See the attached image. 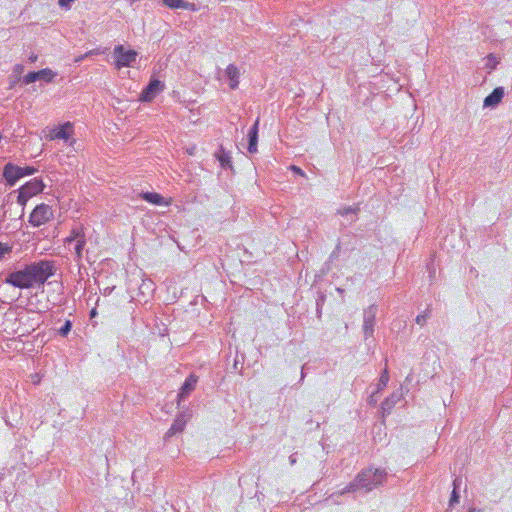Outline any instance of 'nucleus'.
<instances>
[{
    "instance_id": "nucleus-12",
    "label": "nucleus",
    "mask_w": 512,
    "mask_h": 512,
    "mask_svg": "<svg viewBox=\"0 0 512 512\" xmlns=\"http://www.w3.org/2000/svg\"><path fill=\"white\" fill-rule=\"evenodd\" d=\"M258 132H259V118L255 121V123L252 125V127L249 129L247 134V151L251 154L257 152V145H258Z\"/></svg>"
},
{
    "instance_id": "nucleus-44",
    "label": "nucleus",
    "mask_w": 512,
    "mask_h": 512,
    "mask_svg": "<svg viewBox=\"0 0 512 512\" xmlns=\"http://www.w3.org/2000/svg\"><path fill=\"white\" fill-rule=\"evenodd\" d=\"M339 256V253L335 252V250L332 251L331 255H330V260H334L336 258H338Z\"/></svg>"
},
{
    "instance_id": "nucleus-40",
    "label": "nucleus",
    "mask_w": 512,
    "mask_h": 512,
    "mask_svg": "<svg viewBox=\"0 0 512 512\" xmlns=\"http://www.w3.org/2000/svg\"><path fill=\"white\" fill-rule=\"evenodd\" d=\"M297 462V454L293 453L289 456V463L294 465Z\"/></svg>"
},
{
    "instance_id": "nucleus-11",
    "label": "nucleus",
    "mask_w": 512,
    "mask_h": 512,
    "mask_svg": "<svg viewBox=\"0 0 512 512\" xmlns=\"http://www.w3.org/2000/svg\"><path fill=\"white\" fill-rule=\"evenodd\" d=\"M504 88L496 87L488 96L485 97L483 106L485 108H495L499 105L504 97Z\"/></svg>"
},
{
    "instance_id": "nucleus-19",
    "label": "nucleus",
    "mask_w": 512,
    "mask_h": 512,
    "mask_svg": "<svg viewBox=\"0 0 512 512\" xmlns=\"http://www.w3.org/2000/svg\"><path fill=\"white\" fill-rule=\"evenodd\" d=\"M141 198L148 203L154 204V205H164L167 204L165 201V198L156 192H143L141 194Z\"/></svg>"
},
{
    "instance_id": "nucleus-33",
    "label": "nucleus",
    "mask_w": 512,
    "mask_h": 512,
    "mask_svg": "<svg viewBox=\"0 0 512 512\" xmlns=\"http://www.w3.org/2000/svg\"><path fill=\"white\" fill-rule=\"evenodd\" d=\"M177 433H180V432L178 430H173V425H171V427L165 433L164 439L168 440L170 437L176 435Z\"/></svg>"
},
{
    "instance_id": "nucleus-13",
    "label": "nucleus",
    "mask_w": 512,
    "mask_h": 512,
    "mask_svg": "<svg viewBox=\"0 0 512 512\" xmlns=\"http://www.w3.org/2000/svg\"><path fill=\"white\" fill-rule=\"evenodd\" d=\"M72 131V124L70 122H66L54 130V135L52 136V138L68 141Z\"/></svg>"
},
{
    "instance_id": "nucleus-32",
    "label": "nucleus",
    "mask_w": 512,
    "mask_h": 512,
    "mask_svg": "<svg viewBox=\"0 0 512 512\" xmlns=\"http://www.w3.org/2000/svg\"><path fill=\"white\" fill-rule=\"evenodd\" d=\"M497 61H496V58L490 54L488 56V62H487V66L490 68V69H495L496 68V65H497Z\"/></svg>"
},
{
    "instance_id": "nucleus-18",
    "label": "nucleus",
    "mask_w": 512,
    "mask_h": 512,
    "mask_svg": "<svg viewBox=\"0 0 512 512\" xmlns=\"http://www.w3.org/2000/svg\"><path fill=\"white\" fill-rule=\"evenodd\" d=\"M399 400L400 396L396 393H393L382 402L381 409L383 417L390 414L391 410Z\"/></svg>"
},
{
    "instance_id": "nucleus-7",
    "label": "nucleus",
    "mask_w": 512,
    "mask_h": 512,
    "mask_svg": "<svg viewBox=\"0 0 512 512\" xmlns=\"http://www.w3.org/2000/svg\"><path fill=\"white\" fill-rule=\"evenodd\" d=\"M165 88V84L159 79L152 78L147 86L142 90L139 100L142 102H151Z\"/></svg>"
},
{
    "instance_id": "nucleus-1",
    "label": "nucleus",
    "mask_w": 512,
    "mask_h": 512,
    "mask_svg": "<svg viewBox=\"0 0 512 512\" xmlns=\"http://www.w3.org/2000/svg\"><path fill=\"white\" fill-rule=\"evenodd\" d=\"M56 272V263L53 260L43 259L22 268L8 272L4 283L19 289H30L35 286L44 285Z\"/></svg>"
},
{
    "instance_id": "nucleus-2",
    "label": "nucleus",
    "mask_w": 512,
    "mask_h": 512,
    "mask_svg": "<svg viewBox=\"0 0 512 512\" xmlns=\"http://www.w3.org/2000/svg\"><path fill=\"white\" fill-rule=\"evenodd\" d=\"M387 480V472L383 468L368 467L362 469L354 478V486L359 487L360 491L368 493L379 486H382Z\"/></svg>"
},
{
    "instance_id": "nucleus-4",
    "label": "nucleus",
    "mask_w": 512,
    "mask_h": 512,
    "mask_svg": "<svg viewBox=\"0 0 512 512\" xmlns=\"http://www.w3.org/2000/svg\"><path fill=\"white\" fill-rule=\"evenodd\" d=\"M52 218V208L45 203H41L36 205V207L32 210L29 216V223L33 227H40L41 225L49 222Z\"/></svg>"
},
{
    "instance_id": "nucleus-45",
    "label": "nucleus",
    "mask_w": 512,
    "mask_h": 512,
    "mask_svg": "<svg viewBox=\"0 0 512 512\" xmlns=\"http://www.w3.org/2000/svg\"><path fill=\"white\" fill-rule=\"evenodd\" d=\"M87 57H88V56H85V54L80 55V56H78V57L75 59V62H76V63H79V62H81L82 60H84V59H85V58H87Z\"/></svg>"
},
{
    "instance_id": "nucleus-41",
    "label": "nucleus",
    "mask_w": 512,
    "mask_h": 512,
    "mask_svg": "<svg viewBox=\"0 0 512 512\" xmlns=\"http://www.w3.org/2000/svg\"><path fill=\"white\" fill-rule=\"evenodd\" d=\"M305 366L306 365H303L302 366V369H301V378H300V383L304 380L305 376H306V373H305Z\"/></svg>"
},
{
    "instance_id": "nucleus-15",
    "label": "nucleus",
    "mask_w": 512,
    "mask_h": 512,
    "mask_svg": "<svg viewBox=\"0 0 512 512\" xmlns=\"http://www.w3.org/2000/svg\"><path fill=\"white\" fill-rule=\"evenodd\" d=\"M225 75L229 79V86L231 89H236L239 85V70L238 68L230 64L225 70Z\"/></svg>"
},
{
    "instance_id": "nucleus-46",
    "label": "nucleus",
    "mask_w": 512,
    "mask_h": 512,
    "mask_svg": "<svg viewBox=\"0 0 512 512\" xmlns=\"http://www.w3.org/2000/svg\"><path fill=\"white\" fill-rule=\"evenodd\" d=\"M239 364H240V361H239L238 357H236L235 360H234V364H233L234 369L237 370Z\"/></svg>"
},
{
    "instance_id": "nucleus-35",
    "label": "nucleus",
    "mask_w": 512,
    "mask_h": 512,
    "mask_svg": "<svg viewBox=\"0 0 512 512\" xmlns=\"http://www.w3.org/2000/svg\"><path fill=\"white\" fill-rule=\"evenodd\" d=\"M115 289V286H108V287H105L103 290H101V293L104 295V296H108L110 295L113 290Z\"/></svg>"
},
{
    "instance_id": "nucleus-27",
    "label": "nucleus",
    "mask_w": 512,
    "mask_h": 512,
    "mask_svg": "<svg viewBox=\"0 0 512 512\" xmlns=\"http://www.w3.org/2000/svg\"><path fill=\"white\" fill-rule=\"evenodd\" d=\"M430 317L429 309L427 308L422 314H419L415 321L417 324L423 326L425 325L427 319Z\"/></svg>"
},
{
    "instance_id": "nucleus-47",
    "label": "nucleus",
    "mask_w": 512,
    "mask_h": 512,
    "mask_svg": "<svg viewBox=\"0 0 512 512\" xmlns=\"http://www.w3.org/2000/svg\"><path fill=\"white\" fill-rule=\"evenodd\" d=\"M467 512H480V509L470 508Z\"/></svg>"
},
{
    "instance_id": "nucleus-22",
    "label": "nucleus",
    "mask_w": 512,
    "mask_h": 512,
    "mask_svg": "<svg viewBox=\"0 0 512 512\" xmlns=\"http://www.w3.org/2000/svg\"><path fill=\"white\" fill-rule=\"evenodd\" d=\"M186 422H187V419H186L185 414L184 413L179 414L176 417V419L174 420V422L172 423L173 430H178L179 432H182L185 428Z\"/></svg>"
},
{
    "instance_id": "nucleus-29",
    "label": "nucleus",
    "mask_w": 512,
    "mask_h": 512,
    "mask_svg": "<svg viewBox=\"0 0 512 512\" xmlns=\"http://www.w3.org/2000/svg\"><path fill=\"white\" fill-rule=\"evenodd\" d=\"M388 381H389V374H388L387 369H385L379 379V384H378L379 389L381 387H385L387 385Z\"/></svg>"
},
{
    "instance_id": "nucleus-30",
    "label": "nucleus",
    "mask_w": 512,
    "mask_h": 512,
    "mask_svg": "<svg viewBox=\"0 0 512 512\" xmlns=\"http://www.w3.org/2000/svg\"><path fill=\"white\" fill-rule=\"evenodd\" d=\"M11 246L8 244L0 242V260L8 253L11 252Z\"/></svg>"
},
{
    "instance_id": "nucleus-43",
    "label": "nucleus",
    "mask_w": 512,
    "mask_h": 512,
    "mask_svg": "<svg viewBox=\"0 0 512 512\" xmlns=\"http://www.w3.org/2000/svg\"><path fill=\"white\" fill-rule=\"evenodd\" d=\"M341 249H342V243L339 241L335 247V252L339 253L341 252Z\"/></svg>"
},
{
    "instance_id": "nucleus-28",
    "label": "nucleus",
    "mask_w": 512,
    "mask_h": 512,
    "mask_svg": "<svg viewBox=\"0 0 512 512\" xmlns=\"http://www.w3.org/2000/svg\"><path fill=\"white\" fill-rule=\"evenodd\" d=\"M356 491H360L359 487H356L354 486V480L352 482H350L346 487H344L340 492L339 494L340 495H344L346 493H349V492H356Z\"/></svg>"
},
{
    "instance_id": "nucleus-3",
    "label": "nucleus",
    "mask_w": 512,
    "mask_h": 512,
    "mask_svg": "<svg viewBox=\"0 0 512 512\" xmlns=\"http://www.w3.org/2000/svg\"><path fill=\"white\" fill-rule=\"evenodd\" d=\"M36 172L37 168L33 166L20 167L12 162H8L3 167L2 177L7 186L13 187L21 178L33 175Z\"/></svg>"
},
{
    "instance_id": "nucleus-9",
    "label": "nucleus",
    "mask_w": 512,
    "mask_h": 512,
    "mask_svg": "<svg viewBox=\"0 0 512 512\" xmlns=\"http://www.w3.org/2000/svg\"><path fill=\"white\" fill-rule=\"evenodd\" d=\"M198 382V376L195 374H190L182 384L178 395V404H180L182 401H184L196 388Z\"/></svg>"
},
{
    "instance_id": "nucleus-39",
    "label": "nucleus",
    "mask_w": 512,
    "mask_h": 512,
    "mask_svg": "<svg viewBox=\"0 0 512 512\" xmlns=\"http://www.w3.org/2000/svg\"><path fill=\"white\" fill-rule=\"evenodd\" d=\"M22 81L21 77H15L14 80L10 81L9 89H13L19 81Z\"/></svg>"
},
{
    "instance_id": "nucleus-8",
    "label": "nucleus",
    "mask_w": 512,
    "mask_h": 512,
    "mask_svg": "<svg viewBox=\"0 0 512 512\" xmlns=\"http://www.w3.org/2000/svg\"><path fill=\"white\" fill-rule=\"evenodd\" d=\"M57 73L50 68H44L39 71H31L22 78V83L28 85L38 80H43L46 83H51L56 77Z\"/></svg>"
},
{
    "instance_id": "nucleus-49",
    "label": "nucleus",
    "mask_w": 512,
    "mask_h": 512,
    "mask_svg": "<svg viewBox=\"0 0 512 512\" xmlns=\"http://www.w3.org/2000/svg\"><path fill=\"white\" fill-rule=\"evenodd\" d=\"M354 245H351L350 247H347L348 250H354Z\"/></svg>"
},
{
    "instance_id": "nucleus-24",
    "label": "nucleus",
    "mask_w": 512,
    "mask_h": 512,
    "mask_svg": "<svg viewBox=\"0 0 512 512\" xmlns=\"http://www.w3.org/2000/svg\"><path fill=\"white\" fill-rule=\"evenodd\" d=\"M72 321L71 320H65L64 324L58 329V334L61 337H67L72 329Z\"/></svg>"
},
{
    "instance_id": "nucleus-23",
    "label": "nucleus",
    "mask_w": 512,
    "mask_h": 512,
    "mask_svg": "<svg viewBox=\"0 0 512 512\" xmlns=\"http://www.w3.org/2000/svg\"><path fill=\"white\" fill-rule=\"evenodd\" d=\"M326 301V295L323 293H319L317 299H316V315L317 318H321L322 315V308Z\"/></svg>"
},
{
    "instance_id": "nucleus-31",
    "label": "nucleus",
    "mask_w": 512,
    "mask_h": 512,
    "mask_svg": "<svg viewBox=\"0 0 512 512\" xmlns=\"http://www.w3.org/2000/svg\"><path fill=\"white\" fill-rule=\"evenodd\" d=\"M24 72V65L22 64H16L13 67V75L15 77H20V75Z\"/></svg>"
},
{
    "instance_id": "nucleus-21",
    "label": "nucleus",
    "mask_w": 512,
    "mask_h": 512,
    "mask_svg": "<svg viewBox=\"0 0 512 512\" xmlns=\"http://www.w3.org/2000/svg\"><path fill=\"white\" fill-rule=\"evenodd\" d=\"M85 245H86V238L75 243V246H74L75 258H74V260L77 263H80V261L82 260L83 250L85 248Z\"/></svg>"
},
{
    "instance_id": "nucleus-34",
    "label": "nucleus",
    "mask_w": 512,
    "mask_h": 512,
    "mask_svg": "<svg viewBox=\"0 0 512 512\" xmlns=\"http://www.w3.org/2000/svg\"><path fill=\"white\" fill-rule=\"evenodd\" d=\"M74 1L75 0H58V4L60 7L68 9L71 7V3Z\"/></svg>"
},
{
    "instance_id": "nucleus-36",
    "label": "nucleus",
    "mask_w": 512,
    "mask_h": 512,
    "mask_svg": "<svg viewBox=\"0 0 512 512\" xmlns=\"http://www.w3.org/2000/svg\"><path fill=\"white\" fill-rule=\"evenodd\" d=\"M291 169H292V171H293L294 173H296V174H298V175H300V176H303V177L305 176V172H304L300 167H297V166H295V165H292V166H291Z\"/></svg>"
},
{
    "instance_id": "nucleus-48",
    "label": "nucleus",
    "mask_w": 512,
    "mask_h": 512,
    "mask_svg": "<svg viewBox=\"0 0 512 512\" xmlns=\"http://www.w3.org/2000/svg\"><path fill=\"white\" fill-rule=\"evenodd\" d=\"M96 314V310L95 309H92L91 311V316H94Z\"/></svg>"
},
{
    "instance_id": "nucleus-26",
    "label": "nucleus",
    "mask_w": 512,
    "mask_h": 512,
    "mask_svg": "<svg viewBox=\"0 0 512 512\" xmlns=\"http://www.w3.org/2000/svg\"><path fill=\"white\" fill-rule=\"evenodd\" d=\"M358 207H345L337 210V213L341 216H347L349 214H357L359 212Z\"/></svg>"
},
{
    "instance_id": "nucleus-16",
    "label": "nucleus",
    "mask_w": 512,
    "mask_h": 512,
    "mask_svg": "<svg viewBox=\"0 0 512 512\" xmlns=\"http://www.w3.org/2000/svg\"><path fill=\"white\" fill-rule=\"evenodd\" d=\"M84 228L82 225L75 226L71 229L70 234L65 239V244H71L73 242H78L82 239H85Z\"/></svg>"
},
{
    "instance_id": "nucleus-25",
    "label": "nucleus",
    "mask_w": 512,
    "mask_h": 512,
    "mask_svg": "<svg viewBox=\"0 0 512 512\" xmlns=\"http://www.w3.org/2000/svg\"><path fill=\"white\" fill-rule=\"evenodd\" d=\"M15 192L18 193V196H17V203L19 205H21L22 207H25L27 201L30 199V197H28V195L26 193H24L22 190L20 189H17ZM24 215V208H22V215Z\"/></svg>"
},
{
    "instance_id": "nucleus-38",
    "label": "nucleus",
    "mask_w": 512,
    "mask_h": 512,
    "mask_svg": "<svg viewBox=\"0 0 512 512\" xmlns=\"http://www.w3.org/2000/svg\"><path fill=\"white\" fill-rule=\"evenodd\" d=\"M151 285H152V283H151V282H148V283L143 282V283H142V285H141V286H140V288H139V289H140V291H141V293H142V294H144V293H145V292H144V289H150V288H151Z\"/></svg>"
},
{
    "instance_id": "nucleus-37",
    "label": "nucleus",
    "mask_w": 512,
    "mask_h": 512,
    "mask_svg": "<svg viewBox=\"0 0 512 512\" xmlns=\"http://www.w3.org/2000/svg\"><path fill=\"white\" fill-rule=\"evenodd\" d=\"M101 53H102V51L99 48H96V49H93V50H90V51L86 52L85 56L90 57V56H93V55H99Z\"/></svg>"
},
{
    "instance_id": "nucleus-6",
    "label": "nucleus",
    "mask_w": 512,
    "mask_h": 512,
    "mask_svg": "<svg viewBox=\"0 0 512 512\" xmlns=\"http://www.w3.org/2000/svg\"><path fill=\"white\" fill-rule=\"evenodd\" d=\"M378 307L375 304L370 305L363 311V333L364 338L367 340L374 334L375 318Z\"/></svg>"
},
{
    "instance_id": "nucleus-5",
    "label": "nucleus",
    "mask_w": 512,
    "mask_h": 512,
    "mask_svg": "<svg viewBox=\"0 0 512 512\" xmlns=\"http://www.w3.org/2000/svg\"><path fill=\"white\" fill-rule=\"evenodd\" d=\"M138 53L135 50H126L123 45H117L114 48V56L116 57L115 65L118 69L122 67H133L136 62Z\"/></svg>"
},
{
    "instance_id": "nucleus-14",
    "label": "nucleus",
    "mask_w": 512,
    "mask_h": 512,
    "mask_svg": "<svg viewBox=\"0 0 512 512\" xmlns=\"http://www.w3.org/2000/svg\"><path fill=\"white\" fill-rule=\"evenodd\" d=\"M462 484V478L457 476L453 480V490L450 495L449 503H448V510L453 508L456 504L460 501V493L459 489Z\"/></svg>"
},
{
    "instance_id": "nucleus-10",
    "label": "nucleus",
    "mask_w": 512,
    "mask_h": 512,
    "mask_svg": "<svg viewBox=\"0 0 512 512\" xmlns=\"http://www.w3.org/2000/svg\"><path fill=\"white\" fill-rule=\"evenodd\" d=\"M45 188V184L43 183L41 178H33L30 181L26 182L19 189L28 195V197H33L39 193H42Z\"/></svg>"
},
{
    "instance_id": "nucleus-42",
    "label": "nucleus",
    "mask_w": 512,
    "mask_h": 512,
    "mask_svg": "<svg viewBox=\"0 0 512 512\" xmlns=\"http://www.w3.org/2000/svg\"><path fill=\"white\" fill-rule=\"evenodd\" d=\"M37 59H38V56H37V55H35V54H31V55L29 56V61H30L31 63L36 62V61H37Z\"/></svg>"
},
{
    "instance_id": "nucleus-17",
    "label": "nucleus",
    "mask_w": 512,
    "mask_h": 512,
    "mask_svg": "<svg viewBox=\"0 0 512 512\" xmlns=\"http://www.w3.org/2000/svg\"><path fill=\"white\" fill-rule=\"evenodd\" d=\"M217 160L219 161L222 168L227 169L232 167L231 156L228 151H226L223 146H220L218 151L215 153Z\"/></svg>"
},
{
    "instance_id": "nucleus-20",
    "label": "nucleus",
    "mask_w": 512,
    "mask_h": 512,
    "mask_svg": "<svg viewBox=\"0 0 512 512\" xmlns=\"http://www.w3.org/2000/svg\"><path fill=\"white\" fill-rule=\"evenodd\" d=\"M163 4L171 9H188L191 6L185 0H163Z\"/></svg>"
}]
</instances>
